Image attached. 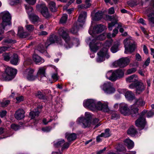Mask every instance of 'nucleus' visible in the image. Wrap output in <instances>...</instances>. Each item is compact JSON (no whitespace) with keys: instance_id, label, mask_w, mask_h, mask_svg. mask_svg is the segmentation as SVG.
<instances>
[{"instance_id":"obj_1","label":"nucleus","mask_w":154,"mask_h":154,"mask_svg":"<svg viewBox=\"0 0 154 154\" xmlns=\"http://www.w3.org/2000/svg\"><path fill=\"white\" fill-rule=\"evenodd\" d=\"M84 106L93 111L102 110L104 112H107L109 109L107 102L103 103L100 101L96 102L93 99H88L84 101Z\"/></svg>"},{"instance_id":"obj_2","label":"nucleus","mask_w":154,"mask_h":154,"mask_svg":"<svg viewBox=\"0 0 154 154\" xmlns=\"http://www.w3.org/2000/svg\"><path fill=\"white\" fill-rule=\"evenodd\" d=\"M112 42L111 41H106L104 44L103 48L97 53L98 56L97 58V62H101L104 60L106 59H108L109 57L108 51L111 45Z\"/></svg>"},{"instance_id":"obj_3","label":"nucleus","mask_w":154,"mask_h":154,"mask_svg":"<svg viewBox=\"0 0 154 154\" xmlns=\"http://www.w3.org/2000/svg\"><path fill=\"white\" fill-rule=\"evenodd\" d=\"M11 16L9 12L7 11L0 13V18L2 21L0 24V35L3 34L5 27L11 24Z\"/></svg>"},{"instance_id":"obj_4","label":"nucleus","mask_w":154,"mask_h":154,"mask_svg":"<svg viewBox=\"0 0 154 154\" xmlns=\"http://www.w3.org/2000/svg\"><path fill=\"white\" fill-rule=\"evenodd\" d=\"M5 73L0 71V79L5 81H10L15 76L17 70L12 68L8 67L5 70Z\"/></svg>"},{"instance_id":"obj_5","label":"nucleus","mask_w":154,"mask_h":154,"mask_svg":"<svg viewBox=\"0 0 154 154\" xmlns=\"http://www.w3.org/2000/svg\"><path fill=\"white\" fill-rule=\"evenodd\" d=\"M106 33H104L101 34L95 39H93L90 44L89 46L91 50L94 52H96L101 46L100 43L99 42V40H103L106 38Z\"/></svg>"},{"instance_id":"obj_6","label":"nucleus","mask_w":154,"mask_h":154,"mask_svg":"<svg viewBox=\"0 0 154 154\" xmlns=\"http://www.w3.org/2000/svg\"><path fill=\"white\" fill-rule=\"evenodd\" d=\"M123 43L125 48V53H131L134 51L135 45L134 41L132 39L131 37H130L125 39Z\"/></svg>"},{"instance_id":"obj_7","label":"nucleus","mask_w":154,"mask_h":154,"mask_svg":"<svg viewBox=\"0 0 154 154\" xmlns=\"http://www.w3.org/2000/svg\"><path fill=\"white\" fill-rule=\"evenodd\" d=\"M59 34L63 39L66 42L64 46L67 48H70L72 46V44H70V37L68 35V30L63 27L60 28L58 31Z\"/></svg>"},{"instance_id":"obj_8","label":"nucleus","mask_w":154,"mask_h":154,"mask_svg":"<svg viewBox=\"0 0 154 154\" xmlns=\"http://www.w3.org/2000/svg\"><path fill=\"white\" fill-rule=\"evenodd\" d=\"M145 103V102L141 98L136 100L135 103L131 105L132 116L135 117L138 115V109L137 107L143 106L144 105Z\"/></svg>"},{"instance_id":"obj_9","label":"nucleus","mask_w":154,"mask_h":154,"mask_svg":"<svg viewBox=\"0 0 154 154\" xmlns=\"http://www.w3.org/2000/svg\"><path fill=\"white\" fill-rule=\"evenodd\" d=\"M130 61V59L128 57H123L115 61L113 63L112 65L115 67H124L129 63Z\"/></svg>"},{"instance_id":"obj_10","label":"nucleus","mask_w":154,"mask_h":154,"mask_svg":"<svg viewBox=\"0 0 154 154\" xmlns=\"http://www.w3.org/2000/svg\"><path fill=\"white\" fill-rule=\"evenodd\" d=\"M34 71L35 69H33L29 68L26 69L23 72V76L29 81H34L37 78V76L33 74Z\"/></svg>"},{"instance_id":"obj_11","label":"nucleus","mask_w":154,"mask_h":154,"mask_svg":"<svg viewBox=\"0 0 154 154\" xmlns=\"http://www.w3.org/2000/svg\"><path fill=\"white\" fill-rule=\"evenodd\" d=\"M55 42L57 43L58 45L60 46L63 45L61 39L60 38H58L55 35H51L47 41L45 43V47L47 48L48 46Z\"/></svg>"},{"instance_id":"obj_12","label":"nucleus","mask_w":154,"mask_h":154,"mask_svg":"<svg viewBox=\"0 0 154 154\" xmlns=\"http://www.w3.org/2000/svg\"><path fill=\"white\" fill-rule=\"evenodd\" d=\"M101 88L105 93L111 94L114 93L116 91L115 89L113 87L112 83L110 82L105 83L101 86Z\"/></svg>"},{"instance_id":"obj_13","label":"nucleus","mask_w":154,"mask_h":154,"mask_svg":"<svg viewBox=\"0 0 154 154\" xmlns=\"http://www.w3.org/2000/svg\"><path fill=\"white\" fill-rule=\"evenodd\" d=\"M147 111L146 110L143 111L140 118L136 121L135 125L136 126L140 128L141 129H143L144 127L146 122L145 118L143 115Z\"/></svg>"},{"instance_id":"obj_14","label":"nucleus","mask_w":154,"mask_h":154,"mask_svg":"<svg viewBox=\"0 0 154 154\" xmlns=\"http://www.w3.org/2000/svg\"><path fill=\"white\" fill-rule=\"evenodd\" d=\"M119 110L120 112L125 116L132 115L131 106V111L128 108L127 104L125 103H121L119 105Z\"/></svg>"},{"instance_id":"obj_15","label":"nucleus","mask_w":154,"mask_h":154,"mask_svg":"<svg viewBox=\"0 0 154 154\" xmlns=\"http://www.w3.org/2000/svg\"><path fill=\"white\" fill-rule=\"evenodd\" d=\"M107 19L111 22L110 23H108V28L109 30H112V28L115 24H117L118 21V17L116 15L110 16L107 15L106 16Z\"/></svg>"},{"instance_id":"obj_16","label":"nucleus","mask_w":154,"mask_h":154,"mask_svg":"<svg viewBox=\"0 0 154 154\" xmlns=\"http://www.w3.org/2000/svg\"><path fill=\"white\" fill-rule=\"evenodd\" d=\"M36 8L38 10L41 12L42 14L45 18H48L50 16L48 9L44 3H42L41 5H38Z\"/></svg>"},{"instance_id":"obj_17","label":"nucleus","mask_w":154,"mask_h":154,"mask_svg":"<svg viewBox=\"0 0 154 154\" xmlns=\"http://www.w3.org/2000/svg\"><path fill=\"white\" fill-rule=\"evenodd\" d=\"M105 29L106 27L104 26L101 24L97 25L94 27L92 31L90 29L89 30V33L94 37L95 34L101 32Z\"/></svg>"},{"instance_id":"obj_18","label":"nucleus","mask_w":154,"mask_h":154,"mask_svg":"<svg viewBox=\"0 0 154 154\" xmlns=\"http://www.w3.org/2000/svg\"><path fill=\"white\" fill-rule=\"evenodd\" d=\"M69 144L68 143H65L63 139L58 140L57 141L54 142V146L55 147H59L62 146L63 149L68 148L69 146Z\"/></svg>"},{"instance_id":"obj_19","label":"nucleus","mask_w":154,"mask_h":154,"mask_svg":"<svg viewBox=\"0 0 154 154\" xmlns=\"http://www.w3.org/2000/svg\"><path fill=\"white\" fill-rule=\"evenodd\" d=\"M77 122L78 123L80 124L84 128L89 127L91 123V120L85 119L84 118L82 117H79L77 119Z\"/></svg>"},{"instance_id":"obj_20","label":"nucleus","mask_w":154,"mask_h":154,"mask_svg":"<svg viewBox=\"0 0 154 154\" xmlns=\"http://www.w3.org/2000/svg\"><path fill=\"white\" fill-rule=\"evenodd\" d=\"M145 89V87L142 82H137L136 92L137 94H140Z\"/></svg>"},{"instance_id":"obj_21","label":"nucleus","mask_w":154,"mask_h":154,"mask_svg":"<svg viewBox=\"0 0 154 154\" xmlns=\"http://www.w3.org/2000/svg\"><path fill=\"white\" fill-rule=\"evenodd\" d=\"M24 111L23 109H19L15 113L14 116L16 119L21 120L24 118Z\"/></svg>"},{"instance_id":"obj_22","label":"nucleus","mask_w":154,"mask_h":154,"mask_svg":"<svg viewBox=\"0 0 154 154\" xmlns=\"http://www.w3.org/2000/svg\"><path fill=\"white\" fill-rule=\"evenodd\" d=\"M115 81L118 79L123 77L124 75V71L121 69H118L114 71Z\"/></svg>"},{"instance_id":"obj_23","label":"nucleus","mask_w":154,"mask_h":154,"mask_svg":"<svg viewBox=\"0 0 154 154\" xmlns=\"http://www.w3.org/2000/svg\"><path fill=\"white\" fill-rule=\"evenodd\" d=\"M103 15V13L102 11H98L94 15H93L92 14V19L94 20H98L101 19Z\"/></svg>"},{"instance_id":"obj_24","label":"nucleus","mask_w":154,"mask_h":154,"mask_svg":"<svg viewBox=\"0 0 154 154\" xmlns=\"http://www.w3.org/2000/svg\"><path fill=\"white\" fill-rule=\"evenodd\" d=\"M17 35L21 38H25L29 35V33L26 32H24L23 27H20L18 29Z\"/></svg>"},{"instance_id":"obj_25","label":"nucleus","mask_w":154,"mask_h":154,"mask_svg":"<svg viewBox=\"0 0 154 154\" xmlns=\"http://www.w3.org/2000/svg\"><path fill=\"white\" fill-rule=\"evenodd\" d=\"M33 60L36 64H41L44 62V60L36 54L33 56Z\"/></svg>"},{"instance_id":"obj_26","label":"nucleus","mask_w":154,"mask_h":154,"mask_svg":"<svg viewBox=\"0 0 154 154\" xmlns=\"http://www.w3.org/2000/svg\"><path fill=\"white\" fill-rule=\"evenodd\" d=\"M46 68L44 67H40L38 69L37 73V76H38L41 78L45 76Z\"/></svg>"},{"instance_id":"obj_27","label":"nucleus","mask_w":154,"mask_h":154,"mask_svg":"<svg viewBox=\"0 0 154 154\" xmlns=\"http://www.w3.org/2000/svg\"><path fill=\"white\" fill-rule=\"evenodd\" d=\"M87 17V13L85 12H82L79 16L78 21V22L84 23Z\"/></svg>"},{"instance_id":"obj_28","label":"nucleus","mask_w":154,"mask_h":154,"mask_svg":"<svg viewBox=\"0 0 154 154\" xmlns=\"http://www.w3.org/2000/svg\"><path fill=\"white\" fill-rule=\"evenodd\" d=\"M137 75H133L126 78V81L127 82H136L138 80Z\"/></svg>"},{"instance_id":"obj_29","label":"nucleus","mask_w":154,"mask_h":154,"mask_svg":"<svg viewBox=\"0 0 154 154\" xmlns=\"http://www.w3.org/2000/svg\"><path fill=\"white\" fill-rule=\"evenodd\" d=\"M29 18L30 20L34 23L40 21V19L39 17L37 15L34 14L30 15Z\"/></svg>"},{"instance_id":"obj_30","label":"nucleus","mask_w":154,"mask_h":154,"mask_svg":"<svg viewBox=\"0 0 154 154\" xmlns=\"http://www.w3.org/2000/svg\"><path fill=\"white\" fill-rule=\"evenodd\" d=\"M19 58L18 55L16 54H14L11 57L10 62L13 65H17L18 63Z\"/></svg>"},{"instance_id":"obj_31","label":"nucleus","mask_w":154,"mask_h":154,"mask_svg":"<svg viewBox=\"0 0 154 154\" xmlns=\"http://www.w3.org/2000/svg\"><path fill=\"white\" fill-rule=\"evenodd\" d=\"M106 77L109 80L114 81L115 78L114 72H113L112 70H110L107 72L106 74Z\"/></svg>"},{"instance_id":"obj_32","label":"nucleus","mask_w":154,"mask_h":154,"mask_svg":"<svg viewBox=\"0 0 154 154\" xmlns=\"http://www.w3.org/2000/svg\"><path fill=\"white\" fill-rule=\"evenodd\" d=\"M66 137L69 141H71L75 140L76 138V136L74 133H66Z\"/></svg>"},{"instance_id":"obj_33","label":"nucleus","mask_w":154,"mask_h":154,"mask_svg":"<svg viewBox=\"0 0 154 154\" xmlns=\"http://www.w3.org/2000/svg\"><path fill=\"white\" fill-rule=\"evenodd\" d=\"M125 144L129 149L133 148L134 146L133 142L129 138H127L124 141Z\"/></svg>"},{"instance_id":"obj_34","label":"nucleus","mask_w":154,"mask_h":154,"mask_svg":"<svg viewBox=\"0 0 154 154\" xmlns=\"http://www.w3.org/2000/svg\"><path fill=\"white\" fill-rule=\"evenodd\" d=\"M125 97L128 100H132L134 98V95L131 91H127L125 94Z\"/></svg>"},{"instance_id":"obj_35","label":"nucleus","mask_w":154,"mask_h":154,"mask_svg":"<svg viewBox=\"0 0 154 154\" xmlns=\"http://www.w3.org/2000/svg\"><path fill=\"white\" fill-rule=\"evenodd\" d=\"M147 16L149 23L152 26L154 24V12L148 14Z\"/></svg>"},{"instance_id":"obj_36","label":"nucleus","mask_w":154,"mask_h":154,"mask_svg":"<svg viewBox=\"0 0 154 154\" xmlns=\"http://www.w3.org/2000/svg\"><path fill=\"white\" fill-rule=\"evenodd\" d=\"M35 95L36 97L40 99L44 100L47 98L45 95L40 91H38L35 93Z\"/></svg>"},{"instance_id":"obj_37","label":"nucleus","mask_w":154,"mask_h":154,"mask_svg":"<svg viewBox=\"0 0 154 154\" xmlns=\"http://www.w3.org/2000/svg\"><path fill=\"white\" fill-rule=\"evenodd\" d=\"M128 134L131 136L134 135L137 133L136 130L133 126H131L127 131Z\"/></svg>"},{"instance_id":"obj_38","label":"nucleus","mask_w":154,"mask_h":154,"mask_svg":"<svg viewBox=\"0 0 154 154\" xmlns=\"http://www.w3.org/2000/svg\"><path fill=\"white\" fill-rule=\"evenodd\" d=\"M49 6L52 11L54 12L56 10L55 3L53 2H50L49 3Z\"/></svg>"},{"instance_id":"obj_39","label":"nucleus","mask_w":154,"mask_h":154,"mask_svg":"<svg viewBox=\"0 0 154 154\" xmlns=\"http://www.w3.org/2000/svg\"><path fill=\"white\" fill-rule=\"evenodd\" d=\"M39 112L38 111H32L29 113L30 116L32 119H34L35 117H38L39 115Z\"/></svg>"},{"instance_id":"obj_40","label":"nucleus","mask_w":154,"mask_h":154,"mask_svg":"<svg viewBox=\"0 0 154 154\" xmlns=\"http://www.w3.org/2000/svg\"><path fill=\"white\" fill-rule=\"evenodd\" d=\"M120 44L118 43L114 45L111 48V51L113 53H115L118 51V47Z\"/></svg>"},{"instance_id":"obj_41","label":"nucleus","mask_w":154,"mask_h":154,"mask_svg":"<svg viewBox=\"0 0 154 154\" xmlns=\"http://www.w3.org/2000/svg\"><path fill=\"white\" fill-rule=\"evenodd\" d=\"M25 7L26 8V12L29 15V16L30 15H31L32 12L33 10L32 8L29 5H25Z\"/></svg>"},{"instance_id":"obj_42","label":"nucleus","mask_w":154,"mask_h":154,"mask_svg":"<svg viewBox=\"0 0 154 154\" xmlns=\"http://www.w3.org/2000/svg\"><path fill=\"white\" fill-rule=\"evenodd\" d=\"M25 27L26 29L29 32H32L35 29V27L33 25L29 24H27L25 26Z\"/></svg>"},{"instance_id":"obj_43","label":"nucleus","mask_w":154,"mask_h":154,"mask_svg":"<svg viewBox=\"0 0 154 154\" xmlns=\"http://www.w3.org/2000/svg\"><path fill=\"white\" fill-rule=\"evenodd\" d=\"M109 129H105V132L102 133L100 134L101 137H109L110 136L109 133Z\"/></svg>"},{"instance_id":"obj_44","label":"nucleus","mask_w":154,"mask_h":154,"mask_svg":"<svg viewBox=\"0 0 154 154\" xmlns=\"http://www.w3.org/2000/svg\"><path fill=\"white\" fill-rule=\"evenodd\" d=\"M67 15L66 14H64L60 19V22L62 23H65L67 21Z\"/></svg>"},{"instance_id":"obj_45","label":"nucleus","mask_w":154,"mask_h":154,"mask_svg":"<svg viewBox=\"0 0 154 154\" xmlns=\"http://www.w3.org/2000/svg\"><path fill=\"white\" fill-rule=\"evenodd\" d=\"M1 106L2 107L7 106L10 103V101L9 100H3L2 102L0 103Z\"/></svg>"},{"instance_id":"obj_46","label":"nucleus","mask_w":154,"mask_h":154,"mask_svg":"<svg viewBox=\"0 0 154 154\" xmlns=\"http://www.w3.org/2000/svg\"><path fill=\"white\" fill-rule=\"evenodd\" d=\"M78 26L76 25L73 27L71 30V32L73 34H76L78 30Z\"/></svg>"},{"instance_id":"obj_47","label":"nucleus","mask_w":154,"mask_h":154,"mask_svg":"<svg viewBox=\"0 0 154 154\" xmlns=\"http://www.w3.org/2000/svg\"><path fill=\"white\" fill-rule=\"evenodd\" d=\"M3 56L4 60L6 61H8L10 59V57L8 54L5 53L3 54Z\"/></svg>"},{"instance_id":"obj_48","label":"nucleus","mask_w":154,"mask_h":154,"mask_svg":"<svg viewBox=\"0 0 154 154\" xmlns=\"http://www.w3.org/2000/svg\"><path fill=\"white\" fill-rule=\"evenodd\" d=\"M136 71V69L135 68H131L127 70L126 73L127 74H130L134 73Z\"/></svg>"},{"instance_id":"obj_49","label":"nucleus","mask_w":154,"mask_h":154,"mask_svg":"<svg viewBox=\"0 0 154 154\" xmlns=\"http://www.w3.org/2000/svg\"><path fill=\"white\" fill-rule=\"evenodd\" d=\"M52 78L55 81H57L59 78L57 73L53 74L52 75Z\"/></svg>"},{"instance_id":"obj_50","label":"nucleus","mask_w":154,"mask_h":154,"mask_svg":"<svg viewBox=\"0 0 154 154\" xmlns=\"http://www.w3.org/2000/svg\"><path fill=\"white\" fill-rule=\"evenodd\" d=\"M11 127L12 129L15 131H16L20 128L19 126L15 124H12Z\"/></svg>"},{"instance_id":"obj_51","label":"nucleus","mask_w":154,"mask_h":154,"mask_svg":"<svg viewBox=\"0 0 154 154\" xmlns=\"http://www.w3.org/2000/svg\"><path fill=\"white\" fill-rule=\"evenodd\" d=\"M51 128L50 127H46L43 128H42V130L45 132H48L51 131Z\"/></svg>"},{"instance_id":"obj_52","label":"nucleus","mask_w":154,"mask_h":154,"mask_svg":"<svg viewBox=\"0 0 154 154\" xmlns=\"http://www.w3.org/2000/svg\"><path fill=\"white\" fill-rule=\"evenodd\" d=\"M10 4L11 5H14L19 2V0H9Z\"/></svg>"},{"instance_id":"obj_53","label":"nucleus","mask_w":154,"mask_h":154,"mask_svg":"<svg viewBox=\"0 0 154 154\" xmlns=\"http://www.w3.org/2000/svg\"><path fill=\"white\" fill-rule=\"evenodd\" d=\"M16 98L17 100L16 103H19L23 100V97L22 96H20L16 97Z\"/></svg>"},{"instance_id":"obj_54","label":"nucleus","mask_w":154,"mask_h":154,"mask_svg":"<svg viewBox=\"0 0 154 154\" xmlns=\"http://www.w3.org/2000/svg\"><path fill=\"white\" fill-rule=\"evenodd\" d=\"M85 118H84L85 119L87 120L88 119V120H91L90 119L91 118V116L89 112H86L85 114Z\"/></svg>"},{"instance_id":"obj_55","label":"nucleus","mask_w":154,"mask_h":154,"mask_svg":"<svg viewBox=\"0 0 154 154\" xmlns=\"http://www.w3.org/2000/svg\"><path fill=\"white\" fill-rule=\"evenodd\" d=\"M118 31L117 28H115L113 31V33L112 34V37H115L117 34L118 33Z\"/></svg>"},{"instance_id":"obj_56","label":"nucleus","mask_w":154,"mask_h":154,"mask_svg":"<svg viewBox=\"0 0 154 154\" xmlns=\"http://www.w3.org/2000/svg\"><path fill=\"white\" fill-rule=\"evenodd\" d=\"M136 59L138 61H141L142 60V58L141 56L138 53L136 54L135 55Z\"/></svg>"},{"instance_id":"obj_57","label":"nucleus","mask_w":154,"mask_h":154,"mask_svg":"<svg viewBox=\"0 0 154 154\" xmlns=\"http://www.w3.org/2000/svg\"><path fill=\"white\" fill-rule=\"evenodd\" d=\"M91 5L90 0H86L85 2V8H88Z\"/></svg>"},{"instance_id":"obj_58","label":"nucleus","mask_w":154,"mask_h":154,"mask_svg":"<svg viewBox=\"0 0 154 154\" xmlns=\"http://www.w3.org/2000/svg\"><path fill=\"white\" fill-rule=\"evenodd\" d=\"M136 86H137V82L135 83H133L129 85V88L131 89H136Z\"/></svg>"},{"instance_id":"obj_59","label":"nucleus","mask_w":154,"mask_h":154,"mask_svg":"<svg viewBox=\"0 0 154 154\" xmlns=\"http://www.w3.org/2000/svg\"><path fill=\"white\" fill-rule=\"evenodd\" d=\"M26 2L29 4L33 5L36 2V0H26Z\"/></svg>"},{"instance_id":"obj_60","label":"nucleus","mask_w":154,"mask_h":154,"mask_svg":"<svg viewBox=\"0 0 154 154\" xmlns=\"http://www.w3.org/2000/svg\"><path fill=\"white\" fill-rule=\"evenodd\" d=\"M8 48L6 47H2L0 48V54H1L3 52L7 50Z\"/></svg>"},{"instance_id":"obj_61","label":"nucleus","mask_w":154,"mask_h":154,"mask_svg":"<svg viewBox=\"0 0 154 154\" xmlns=\"http://www.w3.org/2000/svg\"><path fill=\"white\" fill-rule=\"evenodd\" d=\"M7 113V112L5 110H3L0 113V116L2 117H3L6 115Z\"/></svg>"},{"instance_id":"obj_62","label":"nucleus","mask_w":154,"mask_h":154,"mask_svg":"<svg viewBox=\"0 0 154 154\" xmlns=\"http://www.w3.org/2000/svg\"><path fill=\"white\" fill-rule=\"evenodd\" d=\"M150 62V58L149 57H148L145 61L144 65H145L146 66H147L149 65Z\"/></svg>"},{"instance_id":"obj_63","label":"nucleus","mask_w":154,"mask_h":154,"mask_svg":"<svg viewBox=\"0 0 154 154\" xmlns=\"http://www.w3.org/2000/svg\"><path fill=\"white\" fill-rule=\"evenodd\" d=\"M114 9L112 7L109 10L108 13L110 14H113L114 13Z\"/></svg>"},{"instance_id":"obj_64","label":"nucleus","mask_w":154,"mask_h":154,"mask_svg":"<svg viewBox=\"0 0 154 154\" xmlns=\"http://www.w3.org/2000/svg\"><path fill=\"white\" fill-rule=\"evenodd\" d=\"M154 115V112L152 111H150L147 113V116L148 117H151Z\"/></svg>"}]
</instances>
